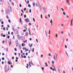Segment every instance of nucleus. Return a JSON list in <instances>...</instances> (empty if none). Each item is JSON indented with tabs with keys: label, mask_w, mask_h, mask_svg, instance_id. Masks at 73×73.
Segmentation results:
<instances>
[{
	"label": "nucleus",
	"mask_w": 73,
	"mask_h": 73,
	"mask_svg": "<svg viewBox=\"0 0 73 73\" xmlns=\"http://www.w3.org/2000/svg\"><path fill=\"white\" fill-rule=\"evenodd\" d=\"M9 61L8 62V64H9V65H12V62H10L11 61V60H9Z\"/></svg>",
	"instance_id": "nucleus-1"
},
{
	"label": "nucleus",
	"mask_w": 73,
	"mask_h": 73,
	"mask_svg": "<svg viewBox=\"0 0 73 73\" xmlns=\"http://www.w3.org/2000/svg\"><path fill=\"white\" fill-rule=\"evenodd\" d=\"M25 21L27 23H28V22H30V21H29V19H28V18H27V19H25Z\"/></svg>",
	"instance_id": "nucleus-2"
},
{
	"label": "nucleus",
	"mask_w": 73,
	"mask_h": 73,
	"mask_svg": "<svg viewBox=\"0 0 73 73\" xmlns=\"http://www.w3.org/2000/svg\"><path fill=\"white\" fill-rule=\"evenodd\" d=\"M21 39L22 40H25V37L22 36H21Z\"/></svg>",
	"instance_id": "nucleus-3"
},
{
	"label": "nucleus",
	"mask_w": 73,
	"mask_h": 73,
	"mask_svg": "<svg viewBox=\"0 0 73 73\" xmlns=\"http://www.w3.org/2000/svg\"><path fill=\"white\" fill-rule=\"evenodd\" d=\"M11 41H12V40L11 39H9V46H10L11 45Z\"/></svg>",
	"instance_id": "nucleus-4"
},
{
	"label": "nucleus",
	"mask_w": 73,
	"mask_h": 73,
	"mask_svg": "<svg viewBox=\"0 0 73 73\" xmlns=\"http://www.w3.org/2000/svg\"><path fill=\"white\" fill-rule=\"evenodd\" d=\"M7 69H8V66L7 65H5V70H7Z\"/></svg>",
	"instance_id": "nucleus-5"
},
{
	"label": "nucleus",
	"mask_w": 73,
	"mask_h": 73,
	"mask_svg": "<svg viewBox=\"0 0 73 73\" xmlns=\"http://www.w3.org/2000/svg\"><path fill=\"white\" fill-rule=\"evenodd\" d=\"M18 36H19V35H17V36L18 37V40H20V39H21V36H20V37Z\"/></svg>",
	"instance_id": "nucleus-6"
},
{
	"label": "nucleus",
	"mask_w": 73,
	"mask_h": 73,
	"mask_svg": "<svg viewBox=\"0 0 73 73\" xmlns=\"http://www.w3.org/2000/svg\"><path fill=\"white\" fill-rule=\"evenodd\" d=\"M69 0H66V1L67 2V3H68V5H70V3H69Z\"/></svg>",
	"instance_id": "nucleus-7"
},
{
	"label": "nucleus",
	"mask_w": 73,
	"mask_h": 73,
	"mask_svg": "<svg viewBox=\"0 0 73 73\" xmlns=\"http://www.w3.org/2000/svg\"><path fill=\"white\" fill-rule=\"evenodd\" d=\"M15 31L16 32L17 34H19V30H18L17 29H16Z\"/></svg>",
	"instance_id": "nucleus-8"
},
{
	"label": "nucleus",
	"mask_w": 73,
	"mask_h": 73,
	"mask_svg": "<svg viewBox=\"0 0 73 73\" xmlns=\"http://www.w3.org/2000/svg\"><path fill=\"white\" fill-rule=\"evenodd\" d=\"M22 46H25V44L24 43H22Z\"/></svg>",
	"instance_id": "nucleus-9"
},
{
	"label": "nucleus",
	"mask_w": 73,
	"mask_h": 73,
	"mask_svg": "<svg viewBox=\"0 0 73 73\" xmlns=\"http://www.w3.org/2000/svg\"><path fill=\"white\" fill-rule=\"evenodd\" d=\"M29 35V33H28V32H26V36H28Z\"/></svg>",
	"instance_id": "nucleus-10"
},
{
	"label": "nucleus",
	"mask_w": 73,
	"mask_h": 73,
	"mask_svg": "<svg viewBox=\"0 0 73 73\" xmlns=\"http://www.w3.org/2000/svg\"><path fill=\"white\" fill-rule=\"evenodd\" d=\"M9 66H8V69L7 70H5V72H8V71H9Z\"/></svg>",
	"instance_id": "nucleus-11"
},
{
	"label": "nucleus",
	"mask_w": 73,
	"mask_h": 73,
	"mask_svg": "<svg viewBox=\"0 0 73 73\" xmlns=\"http://www.w3.org/2000/svg\"><path fill=\"white\" fill-rule=\"evenodd\" d=\"M55 54L56 56V60H57V54L56 53H55Z\"/></svg>",
	"instance_id": "nucleus-12"
},
{
	"label": "nucleus",
	"mask_w": 73,
	"mask_h": 73,
	"mask_svg": "<svg viewBox=\"0 0 73 73\" xmlns=\"http://www.w3.org/2000/svg\"><path fill=\"white\" fill-rule=\"evenodd\" d=\"M33 5L34 7H35V3H33Z\"/></svg>",
	"instance_id": "nucleus-13"
},
{
	"label": "nucleus",
	"mask_w": 73,
	"mask_h": 73,
	"mask_svg": "<svg viewBox=\"0 0 73 73\" xmlns=\"http://www.w3.org/2000/svg\"><path fill=\"white\" fill-rule=\"evenodd\" d=\"M6 13L8 15H9V11H6Z\"/></svg>",
	"instance_id": "nucleus-14"
},
{
	"label": "nucleus",
	"mask_w": 73,
	"mask_h": 73,
	"mask_svg": "<svg viewBox=\"0 0 73 73\" xmlns=\"http://www.w3.org/2000/svg\"><path fill=\"white\" fill-rule=\"evenodd\" d=\"M16 46H19V43H16Z\"/></svg>",
	"instance_id": "nucleus-15"
},
{
	"label": "nucleus",
	"mask_w": 73,
	"mask_h": 73,
	"mask_svg": "<svg viewBox=\"0 0 73 73\" xmlns=\"http://www.w3.org/2000/svg\"><path fill=\"white\" fill-rule=\"evenodd\" d=\"M24 27L25 29V28H26V31H28V29H27V27H26L25 26H24Z\"/></svg>",
	"instance_id": "nucleus-16"
},
{
	"label": "nucleus",
	"mask_w": 73,
	"mask_h": 73,
	"mask_svg": "<svg viewBox=\"0 0 73 73\" xmlns=\"http://www.w3.org/2000/svg\"><path fill=\"white\" fill-rule=\"evenodd\" d=\"M23 42H24V43H25V42H27V40H26L25 41H23Z\"/></svg>",
	"instance_id": "nucleus-17"
},
{
	"label": "nucleus",
	"mask_w": 73,
	"mask_h": 73,
	"mask_svg": "<svg viewBox=\"0 0 73 73\" xmlns=\"http://www.w3.org/2000/svg\"><path fill=\"white\" fill-rule=\"evenodd\" d=\"M53 58L54 59V60H56V56H55V55H54V57H53Z\"/></svg>",
	"instance_id": "nucleus-18"
},
{
	"label": "nucleus",
	"mask_w": 73,
	"mask_h": 73,
	"mask_svg": "<svg viewBox=\"0 0 73 73\" xmlns=\"http://www.w3.org/2000/svg\"><path fill=\"white\" fill-rule=\"evenodd\" d=\"M45 64L46 66H47V67L48 66V64H47V63L45 62Z\"/></svg>",
	"instance_id": "nucleus-19"
},
{
	"label": "nucleus",
	"mask_w": 73,
	"mask_h": 73,
	"mask_svg": "<svg viewBox=\"0 0 73 73\" xmlns=\"http://www.w3.org/2000/svg\"><path fill=\"white\" fill-rule=\"evenodd\" d=\"M19 43V42H18V40H15V43Z\"/></svg>",
	"instance_id": "nucleus-20"
},
{
	"label": "nucleus",
	"mask_w": 73,
	"mask_h": 73,
	"mask_svg": "<svg viewBox=\"0 0 73 73\" xmlns=\"http://www.w3.org/2000/svg\"><path fill=\"white\" fill-rule=\"evenodd\" d=\"M29 66H30V67H31V63L30 62H29Z\"/></svg>",
	"instance_id": "nucleus-21"
},
{
	"label": "nucleus",
	"mask_w": 73,
	"mask_h": 73,
	"mask_svg": "<svg viewBox=\"0 0 73 73\" xmlns=\"http://www.w3.org/2000/svg\"><path fill=\"white\" fill-rule=\"evenodd\" d=\"M45 33H46V37H48V36H47V33H46V30H45Z\"/></svg>",
	"instance_id": "nucleus-22"
},
{
	"label": "nucleus",
	"mask_w": 73,
	"mask_h": 73,
	"mask_svg": "<svg viewBox=\"0 0 73 73\" xmlns=\"http://www.w3.org/2000/svg\"><path fill=\"white\" fill-rule=\"evenodd\" d=\"M12 30H14L15 29V28H14V27L13 26H12Z\"/></svg>",
	"instance_id": "nucleus-23"
},
{
	"label": "nucleus",
	"mask_w": 73,
	"mask_h": 73,
	"mask_svg": "<svg viewBox=\"0 0 73 73\" xmlns=\"http://www.w3.org/2000/svg\"><path fill=\"white\" fill-rule=\"evenodd\" d=\"M28 6L29 7V8H31V5L29 4L28 5Z\"/></svg>",
	"instance_id": "nucleus-24"
},
{
	"label": "nucleus",
	"mask_w": 73,
	"mask_h": 73,
	"mask_svg": "<svg viewBox=\"0 0 73 73\" xmlns=\"http://www.w3.org/2000/svg\"><path fill=\"white\" fill-rule=\"evenodd\" d=\"M31 64H32V65H35L34 64H33V63H32V60H31Z\"/></svg>",
	"instance_id": "nucleus-25"
},
{
	"label": "nucleus",
	"mask_w": 73,
	"mask_h": 73,
	"mask_svg": "<svg viewBox=\"0 0 73 73\" xmlns=\"http://www.w3.org/2000/svg\"><path fill=\"white\" fill-rule=\"evenodd\" d=\"M29 35H31V31H30V30H29Z\"/></svg>",
	"instance_id": "nucleus-26"
},
{
	"label": "nucleus",
	"mask_w": 73,
	"mask_h": 73,
	"mask_svg": "<svg viewBox=\"0 0 73 73\" xmlns=\"http://www.w3.org/2000/svg\"><path fill=\"white\" fill-rule=\"evenodd\" d=\"M35 50V48H33V50H32V52H34V50Z\"/></svg>",
	"instance_id": "nucleus-27"
},
{
	"label": "nucleus",
	"mask_w": 73,
	"mask_h": 73,
	"mask_svg": "<svg viewBox=\"0 0 73 73\" xmlns=\"http://www.w3.org/2000/svg\"><path fill=\"white\" fill-rule=\"evenodd\" d=\"M40 17L41 19H42V15L41 14L40 15Z\"/></svg>",
	"instance_id": "nucleus-28"
},
{
	"label": "nucleus",
	"mask_w": 73,
	"mask_h": 73,
	"mask_svg": "<svg viewBox=\"0 0 73 73\" xmlns=\"http://www.w3.org/2000/svg\"><path fill=\"white\" fill-rule=\"evenodd\" d=\"M19 22H20V23H21V18H20V19Z\"/></svg>",
	"instance_id": "nucleus-29"
},
{
	"label": "nucleus",
	"mask_w": 73,
	"mask_h": 73,
	"mask_svg": "<svg viewBox=\"0 0 73 73\" xmlns=\"http://www.w3.org/2000/svg\"><path fill=\"white\" fill-rule=\"evenodd\" d=\"M27 17V15H24V18H26Z\"/></svg>",
	"instance_id": "nucleus-30"
},
{
	"label": "nucleus",
	"mask_w": 73,
	"mask_h": 73,
	"mask_svg": "<svg viewBox=\"0 0 73 73\" xmlns=\"http://www.w3.org/2000/svg\"><path fill=\"white\" fill-rule=\"evenodd\" d=\"M2 60H5V58H4V57H3L2 58Z\"/></svg>",
	"instance_id": "nucleus-31"
},
{
	"label": "nucleus",
	"mask_w": 73,
	"mask_h": 73,
	"mask_svg": "<svg viewBox=\"0 0 73 73\" xmlns=\"http://www.w3.org/2000/svg\"><path fill=\"white\" fill-rule=\"evenodd\" d=\"M19 7H20V8H21L22 7V6L21 5V4H19Z\"/></svg>",
	"instance_id": "nucleus-32"
},
{
	"label": "nucleus",
	"mask_w": 73,
	"mask_h": 73,
	"mask_svg": "<svg viewBox=\"0 0 73 73\" xmlns=\"http://www.w3.org/2000/svg\"><path fill=\"white\" fill-rule=\"evenodd\" d=\"M23 58H27V56H25V55H24L23 56Z\"/></svg>",
	"instance_id": "nucleus-33"
},
{
	"label": "nucleus",
	"mask_w": 73,
	"mask_h": 73,
	"mask_svg": "<svg viewBox=\"0 0 73 73\" xmlns=\"http://www.w3.org/2000/svg\"><path fill=\"white\" fill-rule=\"evenodd\" d=\"M58 36V35H57V34H56V38H57V36Z\"/></svg>",
	"instance_id": "nucleus-34"
},
{
	"label": "nucleus",
	"mask_w": 73,
	"mask_h": 73,
	"mask_svg": "<svg viewBox=\"0 0 73 73\" xmlns=\"http://www.w3.org/2000/svg\"><path fill=\"white\" fill-rule=\"evenodd\" d=\"M48 17H49V18H50V15L48 14Z\"/></svg>",
	"instance_id": "nucleus-35"
},
{
	"label": "nucleus",
	"mask_w": 73,
	"mask_h": 73,
	"mask_svg": "<svg viewBox=\"0 0 73 73\" xmlns=\"http://www.w3.org/2000/svg\"><path fill=\"white\" fill-rule=\"evenodd\" d=\"M44 56V55H43L42 54L40 56V57H41V58H42V57H43Z\"/></svg>",
	"instance_id": "nucleus-36"
},
{
	"label": "nucleus",
	"mask_w": 73,
	"mask_h": 73,
	"mask_svg": "<svg viewBox=\"0 0 73 73\" xmlns=\"http://www.w3.org/2000/svg\"><path fill=\"white\" fill-rule=\"evenodd\" d=\"M49 35H50V30H49Z\"/></svg>",
	"instance_id": "nucleus-37"
},
{
	"label": "nucleus",
	"mask_w": 73,
	"mask_h": 73,
	"mask_svg": "<svg viewBox=\"0 0 73 73\" xmlns=\"http://www.w3.org/2000/svg\"><path fill=\"white\" fill-rule=\"evenodd\" d=\"M58 72H59V73H60V68H58Z\"/></svg>",
	"instance_id": "nucleus-38"
},
{
	"label": "nucleus",
	"mask_w": 73,
	"mask_h": 73,
	"mask_svg": "<svg viewBox=\"0 0 73 73\" xmlns=\"http://www.w3.org/2000/svg\"><path fill=\"white\" fill-rule=\"evenodd\" d=\"M68 36H69V37L70 38V33H68Z\"/></svg>",
	"instance_id": "nucleus-39"
},
{
	"label": "nucleus",
	"mask_w": 73,
	"mask_h": 73,
	"mask_svg": "<svg viewBox=\"0 0 73 73\" xmlns=\"http://www.w3.org/2000/svg\"><path fill=\"white\" fill-rule=\"evenodd\" d=\"M26 9H27V8L25 7V8L24 9V11H26Z\"/></svg>",
	"instance_id": "nucleus-40"
},
{
	"label": "nucleus",
	"mask_w": 73,
	"mask_h": 73,
	"mask_svg": "<svg viewBox=\"0 0 73 73\" xmlns=\"http://www.w3.org/2000/svg\"><path fill=\"white\" fill-rule=\"evenodd\" d=\"M23 49H25V50H27V48H26V47H25L23 48Z\"/></svg>",
	"instance_id": "nucleus-41"
},
{
	"label": "nucleus",
	"mask_w": 73,
	"mask_h": 73,
	"mask_svg": "<svg viewBox=\"0 0 73 73\" xmlns=\"http://www.w3.org/2000/svg\"><path fill=\"white\" fill-rule=\"evenodd\" d=\"M50 23H52V19H51L50 20Z\"/></svg>",
	"instance_id": "nucleus-42"
},
{
	"label": "nucleus",
	"mask_w": 73,
	"mask_h": 73,
	"mask_svg": "<svg viewBox=\"0 0 73 73\" xmlns=\"http://www.w3.org/2000/svg\"><path fill=\"white\" fill-rule=\"evenodd\" d=\"M2 36L3 37H5V35H3Z\"/></svg>",
	"instance_id": "nucleus-43"
},
{
	"label": "nucleus",
	"mask_w": 73,
	"mask_h": 73,
	"mask_svg": "<svg viewBox=\"0 0 73 73\" xmlns=\"http://www.w3.org/2000/svg\"><path fill=\"white\" fill-rule=\"evenodd\" d=\"M26 31H27V30L24 29L23 30V32H26Z\"/></svg>",
	"instance_id": "nucleus-44"
},
{
	"label": "nucleus",
	"mask_w": 73,
	"mask_h": 73,
	"mask_svg": "<svg viewBox=\"0 0 73 73\" xmlns=\"http://www.w3.org/2000/svg\"><path fill=\"white\" fill-rule=\"evenodd\" d=\"M33 19L34 22H35V18H33Z\"/></svg>",
	"instance_id": "nucleus-45"
},
{
	"label": "nucleus",
	"mask_w": 73,
	"mask_h": 73,
	"mask_svg": "<svg viewBox=\"0 0 73 73\" xmlns=\"http://www.w3.org/2000/svg\"><path fill=\"white\" fill-rule=\"evenodd\" d=\"M42 70H44V68L43 67H42V68H41Z\"/></svg>",
	"instance_id": "nucleus-46"
},
{
	"label": "nucleus",
	"mask_w": 73,
	"mask_h": 73,
	"mask_svg": "<svg viewBox=\"0 0 73 73\" xmlns=\"http://www.w3.org/2000/svg\"><path fill=\"white\" fill-rule=\"evenodd\" d=\"M31 12H32V10H31V9H30L29 10V12H30V13H31Z\"/></svg>",
	"instance_id": "nucleus-47"
},
{
	"label": "nucleus",
	"mask_w": 73,
	"mask_h": 73,
	"mask_svg": "<svg viewBox=\"0 0 73 73\" xmlns=\"http://www.w3.org/2000/svg\"><path fill=\"white\" fill-rule=\"evenodd\" d=\"M1 36H3V33H1Z\"/></svg>",
	"instance_id": "nucleus-48"
},
{
	"label": "nucleus",
	"mask_w": 73,
	"mask_h": 73,
	"mask_svg": "<svg viewBox=\"0 0 73 73\" xmlns=\"http://www.w3.org/2000/svg\"><path fill=\"white\" fill-rule=\"evenodd\" d=\"M28 50H29V49H27V50H26L25 52H27V51H28Z\"/></svg>",
	"instance_id": "nucleus-49"
},
{
	"label": "nucleus",
	"mask_w": 73,
	"mask_h": 73,
	"mask_svg": "<svg viewBox=\"0 0 73 73\" xmlns=\"http://www.w3.org/2000/svg\"><path fill=\"white\" fill-rule=\"evenodd\" d=\"M63 14L64 15V16H65V12H63Z\"/></svg>",
	"instance_id": "nucleus-50"
},
{
	"label": "nucleus",
	"mask_w": 73,
	"mask_h": 73,
	"mask_svg": "<svg viewBox=\"0 0 73 73\" xmlns=\"http://www.w3.org/2000/svg\"><path fill=\"white\" fill-rule=\"evenodd\" d=\"M1 24H4V22L3 21L1 22Z\"/></svg>",
	"instance_id": "nucleus-51"
},
{
	"label": "nucleus",
	"mask_w": 73,
	"mask_h": 73,
	"mask_svg": "<svg viewBox=\"0 0 73 73\" xmlns=\"http://www.w3.org/2000/svg\"><path fill=\"white\" fill-rule=\"evenodd\" d=\"M3 31H5V27H4L3 28Z\"/></svg>",
	"instance_id": "nucleus-52"
},
{
	"label": "nucleus",
	"mask_w": 73,
	"mask_h": 73,
	"mask_svg": "<svg viewBox=\"0 0 73 73\" xmlns=\"http://www.w3.org/2000/svg\"><path fill=\"white\" fill-rule=\"evenodd\" d=\"M39 8H40V9H41V8H41V6L39 5Z\"/></svg>",
	"instance_id": "nucleus-53"
},
{
	"label": "nucleus",
	"mask_w": 73,
	"mask_h": 73,
	"mask_svg": "<svg viewBox=\"0 0 73 73\" xmlns=\"http://www.w3.org/2000/svg\"><path fill=\"white\" fill-rule=\"evenodd\" d=\"M15 52H16V51H17V49L16 48H15Z\"/></svg>",
	"instance_id": "nucleus-54"
},
{
	"label": "nucleus",
	"mask_w": 73,
	"mask_h": 73,
	"mask_svg": "<svg viewBox=\"0 0 73 73\" xmlns=\"http://www.w3.org/2000/svg\"><path fill=\"white\" fill-rule=\"evenodd\" d=\"M8 21L9 23H11V20L10 19L8 20Z\"/></svg>",
	"instance_id": "nucleus-55"
},
{
	"label": "nucleus",
	"mask_w": 73,
	"mask_h": 73,
	"mask_svg": "<svg viewBox=\"0 0 73 73\" xmlns=\"http://www.w3.org/2000/svg\"><path fill=\"white\" fill-rule=\"evenodd\" d=\"M8 11H9V9H7V10H6V12H7Z\"/></svg>",
	"instance_id": "nucleus-56"
},
{
	"label": "nucleus",
	"mask_w": 73,
	"mask_h": 73,
	"mask_svg": "<svg viewBox=\"0 0 73 73\" xmlns=\"http://www.w3.org/2000/svg\"><path fill=\"white\" fill-rule=\"evenodd\" d=\"M10 37V36H9V35L7 36V38L8 39Z\"/></svg>",
	"instance_id": "nucleus-57"
},
{
	"label": "nucleus",
	"mask_w": 73,
	"mask_h": 73,
	"mask_svg": "<svg viewBox=\"0 0 73 73\" xmlns=\"http://www.w3.org/2000/svg\"><path fill=\"white\" fill-rule=\"evenodd\" d=\"M8 48H6V51L7 52H8Z\"/></svg>",
	"instance_id": "nucleus-58"
},
{
	"label": "nucleus",
	"mask_w": 73,
	"mask_h": 73,
	"mask_svg": "<svg viewBox=\"0 0 73 73\" xmlns=\"http://www.w3.org/2000/svg\"><path fill=\"white\" fill-rule=\"evenodd\" d=\"M61 9L62 10V11H64V9H63V8H61Z\"/></svg>",
	"instance_id": "nucleus-59"
},
{
	"label": "nucleus",
	"mask_w": 73,
	"mask_h": 73,
	"mask_svg": "<svg viewBox=\"0 0 73 73\" xmlns=\"http://www.w3.org/2000/svg\"><path fill=\"white\" fill-rule=\"evenodd\" d=\"M65 48L66 49L67 48V46L66 45H65Z\"/></svg>",
	"instance_id": "nucleus-60"
},
{
	"label": "nucleus",
	"mask_w": 73,
	"mask_h": 73,
	"mask_svg": "<svg viewBox=\"0 0 73 73\" xmlns=\"http://www.w3.org/2000/svg\"><path fill=\"white\" fill-rule=\"evenodd\" d=\"M48 55L49 56H52V55H51V54L50 53L48 54Z\"/></svg>",
	"instance_id": "nucleus-61"
},
{
	"label": "nucleus",
	"mask_w": 73,
	"mask_h": 73,
	"mask_svg": "<svg viewBox=\"0 0 73 73\" xmlns=\"http://www.w3.org/2000/svg\"><path fill=\"white\" fill-rule=\"evenodd\" d=\"M11 35H13V32H12L11 33Z\"/></svg>",
	"instance_id": "nucleus-62"
},
{
	"label": "nucleus",
	"mask_w": 73,
	"mask_h": 73,
	"mask_svg": "<svg viewBox=\"0 0 73 73\" xmlns=\"http://www.w3.org/2000/svg\"><path fill=\"white\" fill-rule=\"evenodd\" d=\"M11 66L12 68H13V66L12 65H11Z\"/></svg>",
	"instance_id": "nucleus-63"
},
{
	"label": "nucleus",
	"mask_w": 73,
	"mask_h": 73,
	"mask_svg": "<svg viewBox=\"0 0 73 73\" xmlns=\"http://www.w3.org/2000/svg\"><path fill=\"white\" fill-rule=\"evenodd\" d=\"M4 40H3V41H2V43H3V44H4Z\"/></svg>",
	"instance_id": "nucleus-64"
}]
</instances>
